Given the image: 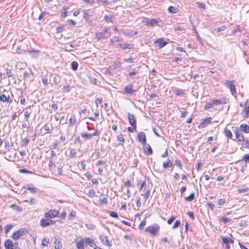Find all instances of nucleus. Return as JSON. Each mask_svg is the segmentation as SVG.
<instances>
[{"label":"nucleus","instance_id":"54","mask_svg":"<svg viewBox=\"0 0 249 249\" xmlns=\"http://www.w3.org/2000/svg\"><path fill=\"white\" fill-rule=\"evenodd\" d=\"M175 217L174 216H171L167 221V223L168 224L170 225L175 220Z\"/></svg>","mask_w":249,"mask_h":249},{"label":"nucleus","instance_id":"2","mask_svg":"<svg viewBox=\"0 0 249 249\" xmlns=\"http://www.w3.org/2000/svg\"><path fill=\"white\" fill-rule=\"evenodd\" d=\"M160 228V226L158 224H154L146 228L145 231L155 235L159 231Z\"/></svg>","mask_w":249,"mask_h":249},{"label":"nucleus","instance_id":"57","mask_svg":"<svg viewBox=\"0 0 249 249\" xmlns=\"http://www.w3.org/2000/svg\"><path fill=\"white\" fill-rule=\"evenodd\" d=\"M234 132V134L235 135L236 137L238 136V135H239L240 133L239 130V129L237 128H236L234 130H233Z\"/></svg>","mask_w":249,"mask_h":249},{"label":"nucleus","instance_id":"63","mask_svg":"<svg viewBox=\"0 0 249 249\" xmlns=\"http://www.w3.org/2000/svg\"><path fill=\"white\" fill-rule=\"evenodd\" d=\"M30 114V112L26 111L24 112V116L26 119H28Z\"/></svg>","mask_w":249,"mask_h":249},{"label":"nucleus","instance_id":"44","mask_svg":"<svg viewBox=\"0 0 249 249\" xmlns=\"http://www.w3.org/2000/svg\"><path fill=\"white\" fill-rule=\"evenodd\" d=\"M61 245L60 242H55L54 248L55 249H61Z\"/></svg>","mask_w":249,"mask_h":249},{"label":"nucleus","instance_id":"48","mask_svg":"<svg viewBox=\"0 0 249 249\" xmlns=\"http://www.w3.org/2000/svg\"><path fill=\"white\" fill-rule=\"evenodd\" d=\"M11 207L14 208L17 211H21L22 210V209L19 206L15 204L12 205Z\"/></svg>","mask_w":249,"mask_h":249},{"label":"nucleus","instance_id":"64","mask_svg":"<svg viewBox=\"0 0 249 249\" xmlns=\"http://www.w3.org/2000/svg\"><path fill=\"white\" fill-rule=\"evenodd\" d=\"M208 205L209 207L212 210L215 207V205L212 203H208Z\"/></svg>","mask_w":249,"mask_h":249},{"label":"nucleus","instance_id":"50","mask_svg":"<svg viewBox=\"0 0 249 249\" xmlns=\"http://www.w3.org/2000/svg\"><path fill=\"white\" fill-rule=\"evenodd\" d=\"M187 214L189 215V216L192 219H195L194 214L193 212H188L187 213Z\"/></svg>","mask_w":249,"mask_h":249},{"label":"nucleus","instance_id":"10","mask_svg":"<svg viewBox=\"0 0 249 249\" xmlns=\"http://www.w3.org/2000/svg\"><path fill=\"white\" fill-rule=\"evenodd\" d=\"M53 224H54V222L52 220L42 219L40 221V225L42 227H46L48 226L53 225Z\"/></svg>","mask_w":249,"mask_h":249},{"label":"nucleus","instance_id":"56","mask_svg":"<svg viewBox=\"0 0 249 249\" xmlns=\"http://www.w3.org/2000/svg\"><path fill=\"white\" fill-rule=\"evenodd\" d=\"M49 167H52L53 166H55V162L53 160H50L49 163Z\"/></svg>","mask_w":249,"mask_h":249},{"label":"nucleus","instance_id":"28","mask_svg":"<svg viewBox=\"0 0 249 249\" xmlns=\"http://www.w3.org/2000/svg\"><path fill=\"white\" fill-rule=\"evenodd\" d=\"M242 160L245 162V163H249V154H245L242 158Z\"/></svg>","mask_w":249,"mask_h":249},{"label":"nucleus","instance_id":"4","mask_svg":"<svg viewBox=\"0 0 249 249\" xmlns=\"http://www.w3.org/2000/svg\"><path fill=\"white\" fill-rule=\"evenodd\" d=\"M233 81H226L225 83L226 86L230 89L231 93L234 95L236 92L235 86L233 84Z\"/></svg>","mask_w":249,"mask_h":249},{"label":"nucleus","instance_id":"26","mask_svg":"<svg viewBox=\"0 0 249 249\" xmlns=\"http://www.w3.org/2000/svg\"><path fill=\"white\" fill-rule=\"evenodd\" d=\"M78 66V64L76 61H74L71 63V69L73 71H76L77 70Z\"/></svg>","mask_w":249,"mask_h":249},{"label":"nucleus","instance_id":"33","mask_svg":"<svg viewBox=\"0 0 249 249\" xmlns=\"http://www.w3.org/2000/svg\"><path fill=\"white\" fill-rule=\"evenodd\" d=\"M219 221L223 222L224 224L227 223L231 221L230 219H228V218L225 217H221L220 218Z\"/></svg>","mask_w":249,"mask_h":249},{"label":"nucleus","instance_id":"61","mask_svg":"<svg viewBox=\"0 0 249 249\" xmlns=\"http://www.w3.org/2000/svg\"><path fill=\"white\" fill-rule=\"evenodd\" d=\"M53 84L57 85L58 83V78L56 76H54L53 79Z\"/></svg>","mask_w":249,"mask_h":249},{"label":"nucleus","instance_id":"38","mask_svg":"<svg viewBox=\"0 0 249 249\" xmlns=\"http://www.w3.org/2000/svg\"><path fill=\"white\" fill-rule=\"evenodd\" d=\"M24 202H29L30 205H33L36 203V200L35 198H31L29 201L28 200H24Z\"/></svg>","mask_w":249,"mask_h":249},{"label":"nucleus","instance_id":"53","mask_svg":"<svg viewBox=\"0 0 249 249\" xmlns=\"http://www.w3.org/2000/svg\"><path fill=\"white\" fill-rule=\"evenodd\" d=\"M175 163L180 169L181 168L182 165H181V162H180V161L179 160H176L175 161Z\"/></svg>","mask_w":249,"mask_h":249},{"label":"nucleus","instance_id":"60","mask_svg":"<svg viewBox=\"0 0 249 249\" xmlns=\"http://www.w3.org/2000/svg\"><path fill=\"white\" fill-rule=\"evenodd\" d=\"M75 122V119H72V118H71L70 119H69V124L71 125H72Z\"/></svg>","mask_w":249,"mask_h":249},{"label":"nucleus","instance_id":"40","mask_svg":"<svg viewBox=\"0 0 249 249\" xmlns=\"http://www.w3.org/2000/svg\"><path fill=\"white\" fill-rule=\"evenodd\" d=\"M19 172L21 173L25 174H33V173L31 171H29L26 169H21L19 170Z\"/></svg>","mask_w":249,"mask_h":249},{"label":"nucleus","instance_id":"39","mask_svg":"<svg viewBox=\"0 0 249 249\" xmlns=\"http://www.w3.org/2000/svg\"><path fill=\"white\" fill-rule=\"evenodd\" d=\"M100 201L102 204H106L107 203V198L105 196H102V197L100 199Z\"/></svg>","mask_w":249,"mask_h":249},{"label":"nucleus","instance_id":"27","mask_svg":"<svg viewBox=\"0 0 249 249\" xmlns=\"http://www.w3.org/2000/svg\"><path fill=\"white\" fill-rule=\"evenodd\" d=\"M82 137L86 138L87 139H91L92 138L91 133H82L81 134Z\"/></svg>","mask_w":249,"mask_h":249},{"label":"nucleus","instance_id":"59","mask_svg":"<svg viewBox=\"0 0 249 249\" xmlns=\"http://www.w3.org/2000/svg\"><path fill=\"white\" fill-rule=\"evenodd\" d=\"M114 66L115 68H120L121 67V63L120 61L116 62L114 63Z\"/></svg>","mask_w":249,"mask_h":249},{"label":"nucleus","instance_id":"30","mask_svg":"<svg viewBox=\"0 0 249 249\" xmlns=\"http://www.w3.org/2000/svg\"><path fill=\"white\" fill-rule=\"evenodd\" d=\"M236 138L240 142H242L244 141V140H245L243 134L242 133H240L239 134V135H238V136L236 137Z\"/></svg>","mask_w":249,"mask_h":249},{"label":"nucleus","instance_id":"37","mask_svg":"<svg viewBox=\"0 0 249 249\" xmlns=\"http://www.w3.org/2000/svg\"><path fill=\"white\" fill-rule=\"evenodd\" d=\"M48 244H49V239H47L46 238H44L42 240V246H47Z\"/></svg>","mask_w":249,"mask_h":249},{"label":"nucleus","instance_id":"17","mask_svg":"<svg viewBox=\"0 0 249 249\" xmlns=\"http://www.w3.org/2000/svg\"><path fill=\"white\" fill-rule=\"evenodd\" d=\"M155 43H158L159 47L161 48L165 46L167 44V42L165 41L163 38H160L156 40V41H155Z\"/></svg>","mask_w":249,"mask_h":249},{"label":"nucleus","instance_id":"12","mask_svg":"<svg viewBox=\"0 0 249 249\" xmlns=\"http://www.w3.org/2000/svg\"><path fill=\"white\" fill-rule=\"evenodd\" d=\"M74 241L76 243V247L78 249H85L84 248V239H81L79 241L78 240L77 238L74 240Z\"/></svg>","mask_w":249,"mask_h":249},{"label":"nucleus","instance_id":"1","mask_svg":"<svg viewBox=\"0 0 249 249\" xmlns=\"http://www.w3.org/2000/svg\"><path fill=\"white\" fill-rule=\"evenodd\" d=\"M27 232V230L26 228H20L19 230L13 233L12 237L14 240H18L20 237L25 235Z\"/></svg>","mask_w":249,"mask_h":249},{"label":"nucleus","instance_id":"62","mask_svg":"<svg viewBox=\"0 0 249 249\" xmlns=\"http://www.w3.org/2000/svg\"><path fill=\"white\" fill-rule=\"evenodd\" d=\"M23 76L25 78H29L30 77V73L27 71H25L23 74Z\"/></svg>","mask_w":249,"mask_h":249},{"label":"nucleus","instance_id":"35","mask_svg":"<svg viewBox=\"0 0 249 249\" xmlns=\"http://www.w3.org/2000/svg\"><path fill=\"white\" fill-rule=\"evenodd\" d=\"M104 19H105L106 22H112V16L106 15V16H105L104 17Z\"/></svg>","mask_w":249,"mask_h":249},{"label":"nucleus","instance_id":"31","mask_svg":"<svg viewBox=\"0 0 249 249\" xmlns=\"http://www.w3.org/2000/svg\"><path fill=\"white\" fill-rule=\"evenodd\" d=\"M195 198V194L194 193L191 194L189 196L185 197V200L188 201H192Z\"/></svg>","mask_w":249,"mask_h":249},{"label":"nucleus","instance_id":"36","mask_svg":"<svg viewBox=\"0 0 249 249\" xmlns=\"http://www.w3.org/2000/svg\"><path fill=\"white\" fill-rule=\"evenodd\" d=\"M109 215L110 216L114 218H118V213L116 212L110 211Z\"/></svg>","mask_w":249,"mask_h":249},{"label":"nucleus","instance_id":"3","mask_svg":"<svg viewBox=\"0 0 249 249\" xmlns=\"http://www.w3.org/2000/svg\"><path fill=\"white\" fill-rule=\"evenodd\" d=\"M111 34V32L107 29H104L102 32L96 33V37L100 40L108 37Z\"/></svg>","mask_w":249,"mask_h":249},{"label":"nucleus","instance_id":"23","mask_svg":"<svg viewBox=\"0 0 249 249\" xmlns=\"http://www.w3.org/2000/svg\"><path fill=\"white\" fill-rule=\"evenodd\" d=\"M224 134L225 136L228 138L229 139H231L232 137V135L231 133V130L227 129L226 128H225L224 131Z\"/></svg>","mask_w":249,"mask_h":249},{"label":"nucleus","instance_id":"52","mask_svg":"<svg viewBox=\"0 0 249 249\" xmlns=\"http://www.w3.org/2000/svg\"><path fill=\"white\" fill-rule=\"evenodd\" d=\"M117 139H118V140L119 142H124V137H123V135H122V134L119 135L117 137Z\"/></svg>","mask_w":249,"mask_h":249},{"label":"nucleus","instance_id":"6","mask_svg":"<svg viewBox=\"0 0 249 249\" xmlns=\"http://www.w3.org/2000/svg\"><path fill=\"white\" fill-rule=\"evenodd\" d=\"M242 114L244 118H247L249 116V103L248 100H247L246 103L244 105V108L242 111Z\"/></svg>","mask_w":249,"mask_h":249},{"label":"nucleus","instance_id":"7","mask_svg":"<svg viewBox=\"0 0 249 249\" xmlns=\"http://www.w3.org/2000/svg\"><path fill=\"white\" fill-rule=\"evenodd\" d=\"M142 22H145L146 25H149L150 26H155L158 24V21L154 18L151 19L150 20L145 18H142Z\"/></svg>","mask_w":249,"mask_h":249},{"label":"nucleus","instance_id":"18","mask_svg":"<svg viewBox=\"0 0 249 249\" xmlns=\"http://www.w3.org/2000/svg\"><path fill=\"white\" fill-rule=\"evenodd\" d=\"M100 239L101 242L105 245L107 246H110L109 241L107 239V236L105 235H100Z\"/></svg>","mask_w":249,"mask_h":249},{"label":"nucleus","instance_id":"32","mask_svg":"<svg viewBox=\"0 0 249 249\" xmlns=\"http://www.w3.org/2000/svg\"><path fill=\"white\" fill-rule=\"evenodd\" d=\"M25 188L27 190H30L32 193H36L37 192L36 188H35L33 187H31V185H27V186Z\"/></svg>","mask_w":249,"mask_h":249},{"label":"nucleus","instance_id":"5","mask_svg":"<svg viewBox=\"0 0 249 249\" xmlns=\"http://www.w3.org/2000/svg\"><path fill=\"white\" fill-rule=\"evenodd\" d=\"M141 192H143V194H141V196L144 195V198L146 199L150 195V191L148 188H146V186L145 185V182H143L141 183Z\"/></svg>","mask_w":249,"mask_h":249},{"label":"nucleus","instance_id":"25","mask_svg":"<svg viewBox=\"0 0 249 249\" xmlns=\"http://www.w3.org/2000/svg\"><path fill=\"white\" fill-rule=\"evenodd\" d=\"M141 142L142 143L143 145H145V144H147L146 142V136L145 134L143 132L141 131Z\"/></svg>","mask_w":249,"mask_h":249},{"label":"nucleus","instance_id":"9","mask_svg":"<svg viewBox=\"0 0 249 249\" xmlns=\"http://www.w3.org/2000/svg\"><path fill=\"white\" fill-rule=\"evenodd\" d=\"M143 153L146 155H151L153 154V150L149 143L143 145Z\"/></svg>","mask_w":249,"mask_h":249},{"label":"nucleus","instance_id":"15","mask_svg":"<svg viewBox=\"0 0 249 249\" xmlns=\"http://www.w3.org/2000/svg\"><path fill=\"white\" fill-rule=\"evenodd\" d=\"M128 119L130 124L133 127V129H136V122L134 115L128 113Z\"/></svg>","mask_w":249,"mask_h":249},{"label":"nucleus","instance_id":"20","mask_svg":"<svg viewBox=\"0 0 249 249\" xmlns=\"http://www.w3.org/2000/svg\"><path fill=\"white\" fill-rule=\"evenodd\" d=\"M119 46L121 47L122 49H131L132 48L133 46L132 44H129V43H119Z\"/></svg>","mask_w":249,"mask_h":249},{"label":"nucleus","instance_id":"13","mask_svg":"<svg viewBox=\"0 0 249 249\" xmlns=\"http://www.w3.org/2000/svg\"><path fill=\"white\" fill-rule=\"evenodd\" d=\"M132 86H127L124 88V92L125 93L132 94L137 91Z\"/></svg>","mask_w":249,"mask_h":249},{"label":"nucleus","instance_id":"24","mask_svg":"<svg viewBox=\"0 0 249 249\" xmlns=\"http://www.w3.org/2000/svg\"><path fill=\"white\" fill-rule=\"evenodd\" d=\"M168 11L169 13L172 14H176L178 12V9L174 7V6H169L168 8Z\"/></svg>","mask_w":249,"mask_h":249},{"label":"nucleus","instance_id":"41","mask_svg":"<svg viewBox=\"0 0 249 249\" xmlns=\"http://www.w3.org/2000/svg\"><path fill=\"white\" fill-rule=\"evenodd\" d=\"M213 107V104L212 102L207 103L205 106L204 108L206 109H211Z\"/></svg>","mask_w":249,"mask_h":249},{"label":"nucleus","instance_id":"8","mask_svg":"<svg viewBox=\"0 0 249 249\" xmlns=\"http://www.w3.org/2000/svg\"><path fill=\"white\" fill-rule=\"evenodd\" d=\"M58 211L56 210H50L45 213V216L46 218H54L58 214Z\"/></svg>","mask_w":249,"mask_h":249},{"label":"nucleus","instance_id":"46","mask_svg":"<svg viewBox=\"0 0 249 249\" xmlns=\"http://www.w3.org/2000/svg\"><path fill=\"white\" fill-rule=\"evenodd\" d=\"M6 74L8 77H12L13 76V73L12 72V71L10 69H6Z\"/></svg>","mask_w":249,"mask_h":249},{"label":"nucleus","instance_id":"49","mask_svg":"<svg viewBox=\"0 0 249 249\" xmlns=\"http://www.w3.org/2000/svg\"><path fill=\"white\" fill-rule=\"evenodd\" d=\"M6 96L4 94H1L0 96V99L3 102H5L6 100Z\"/></svg>","mask_w":249,"mask_h":249},{"label":"nucleus","instance_id":"14","mask_svg":"<svg viewBox=\"0 0 249 249\" xmlns=\"http://www.w3.org/2000/svg\"><path fill=\"white\" fill-rule=\"evenodd\" d=\"M86 245H88L91 247L96 246L94 240L91 238L88 237L84 239Z\"/></svg>","mask_w":249,"mask_h":249},{"label":"nucleus","instance_id":"16","mask_svg":"<svg viewBox=\"0 0 249 249\" xmlns=\"http://www.w3.org/2000/svg\"><path fill=\"white\" fill-rule=\"evenodd\" d=\"M14 245L10 239H7L4 243V247L6 249H13Z\"/></svg>","mask_w":249,"mask_h":249},{"label":"nucleus","instance_id":"19","mask_svg":"<svg viewBox=\"0 0 249 249\" xmlns=\"http://www.w3.org/2000/svg\"><path fill=\"white\" fill-rule=\"evenodd\" d=\"M211 122V118L208 117L204 119L200 124V126L202 128L205 127L207 124H210Z\"/></svg>","mask_w":249,"mask_h":249},{"label":"nucleus","instance_id":"21","mask_svg":"<svg viewBox=\"0 0 249 249\" xmlns=\"http://www.w3.org/2000/svg\"><path fill=\"white\" fill-rule=\"evenodd\" d=\"M241 130L244 131L246 133H249V126L246 124H241L240 126Z\"/></svg>","mask_w":249,"mask_h":249},{"label":"nucleus","instance_id":"47","mask_svg":"<svg viewBox=\"0 0 249 249\" xmlns=\"http://www.w3.org/2000/svg\"><path fill=\"white\" fill-rule=\"evenodd\" d=\"M180 225V222L178 220H177L174 225H173V229H176V228H177Z\"/></svg>","mask_w":249,"mask_h":249},{"label":"nucleus","instance_id":"42","mask_svg":"<svg viewBox=\"0 0 249 249\" xmlns=\"http://www.w3.org/2000/svg\"><path fill=\"white\" fill-rule=\"evenodd\" d=\"M76 151L74 149H72L70 151V156L71 158H74L76 157Z\"/></svg>","mask_w":249,"mask_h":249},{"label":"nucleus","instance_id":"29","mask_svg":"<svg viewBox=\"0 0 249 249\" xmlns=\"http://www.w3.org/2000/svg\"><path fill=\"white\" fill-rule=\"evenodd\" d=\"M172 165V162L171 160H168L166 162L163 163V166L164 168H166L167 167H170Z\"/></svg>","mask_w":249,"mask_h":249},{"label":"nucleus","instance_id":"22","mask_svg":"<svg viewBox=\"0 0 249 249\" xmlns=\"http://www.w3.org/2000/svg\"><path fill=\"white\" fill-rule=\"evenodd\" d=\"M222 242L223 244H225L226 246V248L228 249H230V246L229 245V243H230V238L227 237H222L221 238Z\"/></svg>","mask_w":249,"mask_h":249},{"label":"nucleus","instance_id":"58","mask_svg":"<svg viewBox=\"0 0 249 249\" xmlns=\"http://www.w3.org/2000/svg\"><path fill=\"white\" fill-rule=\"evenodd\" d=\"M102 102V99H99L97 98L95 101V104L97 105V107H98V104H101Z\"/></svg>","mask_w":249,"mask_h":249},{"label":"nucleus","instance_id":"43","mask_svg":"<svg viewBox=\"0 0 249 249\" xmlns=\"http://www.w3.org/2000/svg\"><path fill=\"white\" fill-rule=\"evenodd\" d=\"M226 29V27L225 26H222L221 27L217 28H215L214 29V31H215L216 32H219L225 30Z\"/></svg>","mask_w":249,"mask_h":249},{"label":"nucleus","instance_id":"51","mask_svg":"<svg viewBox=\"0 0 249 249\" xmlns=\"http://www.w3.org/2000/svg\"><path fill=\"white\" fill-rule=\"evenodd\" d=\"M196 4L198 5V6L199 7H200L201 8H203V9H204L205 8V4L204 3H202V2H196Z\"/></svg>","mask_w":249,"mask_h":249},{"label":"nucleus","instance_id":"11","mask_svg":"<svg viewBox=\"0 0 249 249\" xmlns=\"http://www.w3.org/2000/svg\"><path fill=\"white\" fill-rule=\"evenodd\" d=\"M213 105H215L216 106L219 105H225L227 103V99L226 98H223L222 100L221 99H213L211 100Z\"/></svg>","mask_w":249,"mask_h":249},{"label":"nucleus","instance_id":"34","mask_svg":"<svg viewBox=\"0 0 249 249\" xmlns=\"http://www.w3.org/2000/svg\"><path fill=\"white\" fill-rule=\"evenodd\" d=\"M13 227V225L10 224V225H7L6 227H5V233L7 234L10 230Z\"/></svg>","mask_w":249,"mask_h":249},{"label":"nucleus","instance_id":"55","mask_svg":"<svg viewBox=\"0 0 249 249\" xmlns=\"http://www.w3.org/2000/svg\"><path fill=\"white\" fill-rule=\"evenodd\" d=\"M225 203V200L224 199H220L218 201L219 205H223Z\"/></svg>","mask_w":249,"mask_h":249},{"label":"nucleus","instance_id":"45","mask_svg":"<svg viewBox=\"0 0 249 249\" xmlns=\"http://www.w3.org/2000/svg\"><path fill=\"white\" fill-rule=\"evenodd\" d=\"M48 14H49V13L48 12H46V11L43 12L39 16L38 19L39 20H41V19H42L44 18V17L45 15H47Z\"/></svg>","mask_w":249,"mask_h":249}]
</instances>
